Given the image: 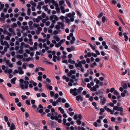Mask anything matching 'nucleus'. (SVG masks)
<instances>
[{
    "mask_svg": "<svg viewBox=\"0 0 130 130\" xmlns=\"http://www.w3.org/2000/svg\"><path fill=\"white\" fill-rule=\"evenodd\" d=\"M49 19L53 23L51 24L50 26V28L52 29L54 27V23H56V21H58L59 19V18L56 15L53 14L50 16Z\"/></svg>",
    "mask_w": 130,
    "mask_h": 130,
    "instance_id": "1",
    "label": "nucleus"
},
{
    "mask_svg": "<svg viewBox=\"0 0 130 130\" xmlns=\"http://www.w3.org/2000/svg\"><path fill=\"white\" fill-rule=\"evenodd\" d=\"M57 23L58 24L56 25L55 27L56 29L58 30L60 29L61 28V27L60 25L62 27L61 29H64L63 27L64 26V24L63 22H58Z\"/></svg>",
    "mask_w": 130,
    "mask_h": 130,
    "instance_id": "2",
    "label": "nucleus"
},
{
    "mask_svg": "<svg viewBox=\"0 0 130 130\" xmlns=\"http://www.w3.org/2000/svg\"><path fill=\"white\" fill-rule=\"evenodd\" d=\"M77 89L76 88H74L73 89H71L70 90V92L71 94H72V95L75 96L78 94V93L77 92Z\"/></svg>",
    "mask_w": 130,
    "mask_h": 130,
    "instance_id": "3",
    "label": "nucleus"
},
{
    "mask_svg": "<svg viewBox=\"0 0 130 130\" xmlns=\"http://www.w3.org/2000/svg\"><path fill=\"white\" fill-rule=\"evenodd\" d=\"M78 118H79L78 119L81 120L83 118L82 115L81 114H80L78 115L76 114L74 115V120H76Z\"/></svg>",
    "mask_w": 130,
    "mask_h": 130,
    "instance_id": "4",
    "label": "nucleus"
},
{
    "mask_svg": "<svg viewBox=\"0 0 130 130\" xmlns=\"http://www.w3.org/2000/svg\"><path fill=\"white\" fill-rule=\"evenodd\" d=\"M113 109L117 111H120V112H123V108L122 107H118L117 106H115L113 107Z\"/></svg>",
    "mask_w": 130,
    "mask_h": 130,
    "instance_id": "5",
    "label": "nucleus"
},
{
    "mask_svg": "<svg viewBox=\"0 0 130 130\" xmlns=\"http://www.w3.org/2000/svg\"><path fill=\"white\" fill-rule=\"evenodd\" d=\"M100 98L101 99L100 101V103L102 105L104 104L105 103L106 101L105 98L103 96H100Z\"/></svg>",
    "mask_w": 130,
    "mask_h": 130,
    "instance_id": "6",
    "label": "nucleus"
},
{
    "mask_svg": "<svg viewBox=\"0 0 130 130\" xmlns=\"http://www.w3.org/2000/svg\"><path fill=\"white\" fill-rule=\"evenodd\" d=\"M76 99L78 101H79L80 100L82 101L83 100V97L80 95L77 96L76 97Z\"/></svg>",
    "mask_w": 130,
    "mask_h": 130,
    "instance_id": "7",
    "label": "nucleus"
},
{
    "mask_svg": "<svg viewBox=\"0 0 130 130\" xmlns=\"http://www.w3.org/2000/svg\"><path fill=\"white\" fill-rule=\"evenodd\" d=\"M48 124L50 125L51 127H53L54 126V122L51 120H48Z\"/></svg>",
    "mask_w": 130,
    "mask_h": 130,
    "instance_id": "8",
    "label": "nucleus"
},
{
    "mask_svg": "<svg viewBox=\"0 0 130 130\" xmlns=\"http://www.w3.org/2000/svg\"><path fill=\"white\" fill-rule=\"evenodd\" d=\"M6 63L9 67L10 68L12 67L13 65L10 63V62L9 61V60H7V61L6 62Z\"/></svg>",
    "mask_w": 130,
    "mask_h": 130,
    "instance_id": "9",
    "label": "nucleus"
},
{
    "mask_svg": "<svg viewBox=\"0 0 130 130\" xmlns=\"http://www.w3.org/2000/svg\"><path fill=\"white\" fill-rule=\"evenodd\" d=\"M106 110L108 112H110V113L111 114H113L115 111L114 110H111L108 108H106Z\"/></svg>",
    "mask_w": 130,
    "mask_h": 130,
    "instance_id": "10",
    "label": "nucleus"
},
{
    "mask_svg": "<svg viewBox=\"0 0 130 130\" xmlns=\"http://www.w3.org/2000/svg\"><path fill=\"white\" fill-rule=\"evenodd\" d=\"M15 128V127L14 124L12 123L11 124V126L10 128V130H12L14 129Z\"/></svg>",
    "mask_w": 130,
    "mask_h": 130,
    "instance_id": "11",
    "label": "nucleus"
},
{
    "mask_svg": "<svg viewBox=\"0 0 130 130\" xmlns=\"http://www.w3.org/2000/svg\"><path fill=\"white\" fill-rule=\"evenodd\" d=\"M16 79V78L15 77H14L11 80V83L13 84H15V81Z\"/></svg>",
    "mask_w": 130,
    "mask_h": 130,
    "instance_id": "12",
    "label": "nucleus"
},
{
    "mask_svg": "<svg viewBox=\"0 0 130 130\" xmlns=\"http://www.w3.org/2000/svg\"><path fill=\"white\" fill-rule=\"evenodd\" d=\"M58 109L60 111L61 113L62 114H63L64 113V110L61 107H59L58 108Z\"/></svg>",
    "mask_w": 130,
    "mask_h": 130,
    "instance_id": "13",
    "label": "nucleus"
},
{
    "mask_svg": "<svg viewBox=\"0 0 130 130\" xmlns=\"http://www.w3.org/2000/svg\"><path fill=\"white\" fill-rule=\"evenodd\" d=\"M53 38L54 39H55L57 42H58L60 41V38L58 37V35L54 37Z\"/></svg>",
    "mask_w": 130,
    "mask_h": 130,
    "instance_id": "14",
    "label": "nucleus"
},
{
    "mask_svg": "<svg viewBox=\"0 0 130 130\" xmlns=\"http://www.w3.org/2000/svg\"><path fill=\"white\" fill-rule=\"evenodd\" d=\"M122 87L124 89H127V84L125 83H123L122 85Z\"/></svg>",
    "mask_w": 130,
    "mask_h": 130,
    "instance_id": "15",
    "label": "nucleus"
},
{
    "mask_svg": "<svg viewBox=\"0 0 130 130\" xmlns=\"http://www.w3.org/2000/svg\"><path fill=\"white\" fill-rule=\"evenodd\" d=\"M66 2L69 7L71 8V4L69 0H66Z\"/></svg>",
    "mask_w": 130,
    "mask_h": 130,
    "instance_id": "16",
    "label": "nucleus"
},
{
    "mask_svg": "<svg viewBox=\"0 0 130 130\" xmlns=\"http://www.w3.org/2000/svg\"><path fill=\"white\" fill-rule=\"evenodd\" d=\"M100 115H102L103 114V113L104 111L105 110L103 108H101L100 109Z\"/></svg>",
    "mask_w": 130,
    "mask_h": 130,
    "instance_id": "17",
    "label": "nucleus"
},
{
    "mask_svg": "<svg viewBox=\"0 0 130 130\" xmlns=\"http://www.w3.org/2000/svg\"><path fill=\"white\" fill-rule=\"evenodd\" d=\"M81 79L82 80L81 82V85L83 87H84L86 86V84L83 81V78H81Z\"/></svg>",
    "mask_w": 130,
    "mask_h": 130,
    "instance_id": "18",
    "label": "nucleus"
},
{
    "mask_svg": "<svg viewBox=\"0 0 130 130\" xmlns=\"http://www.w3.org/2000/svg\"><path fill=\"white\" fill-rule=\"evenodd\" d=\"M21 45L20 46V49L23 50V46L25 45V43L23 42H22L21 43Z\"/></svg>",
    "mask_w": 130,
    "mask_h": 130,
    "instance_id": "19",
    "label": "nucleus"
},
{
    "mask_svg": "<svg viewBox=\"0 0 130 130\" xmlns=\"http://www.w3.org/2000/svg\"><path fill=\"white\" fill-rule=\"evenodd\" d=\"M19 85L21 89H24V85L23 83H20Z\"/></svg>",
    "mask_w": 130,
    "mask_h": 130,
    "instance_id": "20",
    "label": "nucleus"
},
{
    "mask_svg": "<svg viewBox=\"0 0 130 130\" xmlns=\"http://www.w3.org/2000/svg\"><path fill=\"white\" fill-rule=\"evenodd\" d=\"M48 6L47 5H46L45 6H43L42 7V8L44 9V10L45 11H47L48 10V8L47 7Z\"/></svg>",
    "mask_w": 130,
    "mask_h": 130,
    "instance_id": "21",
    "label": "nucleus"
},
{
    "mask_svg": "<svg viewBox=\"0 0 130 130\" xmlns=\"http://www.w3.org/2000/svg\"><path fill=\"white\" fill-rule=\"evenodd\" d=\"M30 11L31 9L30 8H28L27 11V14L29 16L30 15Z\"/></svg>",
    "mask_w": 130,
    "mask_h": 130,
    "instance_id": "22",
    "label": "nucleus"
},
{
    "mask_svg": "<svg viewBox=\"0 0 130 130\" xmlns=\"http://www.w3.org/2000/svg\"><path fill=\"white\" fill-rule=\"evenodd\" d=\"M76 120V123L78 125H80L81 123V121L80 120H81L78 119Z\"/></svg>",
    "mask_w": 130,
    "mask_h": 130,
    "instance_id": "23",
    "label": "nucleus"
},
{
    "mask_svg": "<svg viewBox=\"0 0 130 130\" xmlns=\"http://www.w3.org/2000/svg\"><path fill=\"white\" fill-rule=\"evenodd\" d=\"M17 57L18 58L22 59L23 58V56L22 55H18L17 56Z\"/></svg>",
    "mask_w": 130,
    "mask_h": 130,
    "instance_id": "24",
    "label": "nucleus"
},
{
    "mask_svg": "<svg viewBox=\"0 0 130 130\" xmlns=\"http://www.w3.org/2000/svg\"><path fill=\"white\" fill-rule=\"evenodd\" d=\"M61 45V42H59L58 43L56 44L55 45V46L57 47H59Z\"/></svg>",
    "mask_w": 130,
    "mask_h": 130,
    "instance_id": "25",
    "label": "nucleus"
},
{
    "mask_svg": "<svg viewBox=\"0 0 130 130\" xmlns=\"http://www.w3.org/2000/svg\"><path fill=\"white\" fill-rule=\"evenodd\" d=\"M113 93L114 94L117 96V95H119L120 94L118 92L117 90H115L113 92Z\"/></svg>",
    "mask_w": 130,
    "mask_h": 130,
    "instance_id": "26",
    "label": "nucleus"
},
{
    "mask_svg": "<svg viewBox=\"0 0 130 130\" xmlns=\"http://www.w3.org/2000/svg\"><path fill=\"white\" fill-rule=\"evenodd\" d=\"M78 15L80 17H81L82 16V13L79 11L77 10L76 11Z\"/></svg>",
    "mask_w": 130,
    "mask_h": 130,
    "instance_id": "27",
    "label": "nucleus"
},
{
    "mask_svg": "<svg viewBox=\"0 0 130 130\" xmlns=\"http://www.w3.org/2000/svg\"><path fill=\"white\" fill-rule=\"evenodd\" d=\"M89 44L90 47L92 49L94 50H95V47L92 45V44L90 43H89Z\"/></svg>",
    "mask_w": 130,
    "mask_h": 130,
    "instance_id": "28",
    "label": "nucleus"
},
{
    "mask_svg": "<svg viewBox=\"0 0 130 130\" xmlns=\"http://www.w3.org/2000/svg\"><path fill=\"white\" fill-rule=\"evenodd\" d=\"M9 94L11 96H16V94L15 93H11L10 92H9Z\"/></svg>",
    "mask_w": 130,
    "mask_h": 130,
    "instance_id": "29",
    "label": "nucleus"
},
{
    "mask_svg": "<svg viewBox=\"0 0 130 130\" xmlns=\"http://www.w3.org/2000/svg\"><path fill=\"white\" fill-rule=\"evenodd\" d=\"M123 92L126 96L129 95V94L128 92V91L126 90H124L123 91Z\"/></svg>",
    "mask_w": 130,
    "mask_h": 130,
    "instance_id": "30",
    "label": "nucleus"
},
{
    "mask_svg": "<svg viewBox=\"0 0 130 130\" xmlns=\"http://www.w3.org/2000/svg\"><path fill=\"white\" fill-rule=\"evenodd\" d=\"M4 119L5 122H8V118L7 116H5L4 117Z\"/></svg>",
    "mask_w": 130,
    "mask_h": 130,
    "instance_id": "31",
    "label": "nucleus"
},
{
    "mask_svg": "<svg viewBox=\"0 0 130 130\" xmlns=\"http://www.w3.org/2000/svg\"><path fill=\"white\" fill-rule=\"evenodd\" d=\"M28 105H30V103L29 101L28 100H26L25 102Z\"/></svg>",
    "mask_w": 130,
    "mask_h": 130,
    "instance_id": "32",
    "label": "nucleus"
},
{
    "mask_svg": "<svg viewBox=\"0 0 130 130\" xmlns=\"http://www.w3.org/2000/svg\"><path fill=\"white\" fill-rule=\"evenodd\" d=\"M70 107V105L68 103H66L65 104V107L66 108H68Z\"/></svg>",
    "mask_w": 130,
    "mask_h": 130,
    "instance_id": "33",
    "label": "nucleus"
},
{
    "mask_svg": "<svg viewBox=\"0 0 130 130\" xmlns=\"http://www.w3.org/2000/svg\"><path fill=\"white\" fill-rule=\"evenodd\" d=\"M69 68L70 69H73L74 68V66L72 65L69 64Z\"/></svg>",
    "mask_w": 130,
    "mask_h": 130,
    "instance_id": "34",
    "label": "nucleus"
},
{
    "mask_svg": "<svg viewBox=\"0 0 130 130\" xmlns=\"http://www.w3.org/2000/svg\"><path fill=\"white\" fill-rule=\"evenodd\" d=\"M50 96L51 97H53L54 96V92L52 91H51L50 92Z\"/></svg>",
    "mask_w": 130,
    "mask_h": 130,
    "instance_id": "35",
    "label": "nucleus"
},
{
    "mask_svg": "<svg viewBox=\"0 0 130 130\" xmlns=\"http://www.w3.org/2000/svg\"><path fill=\"white\" fill-rule=\"evenodd\" d=\"M124 37L125 38V41H127L128 40V36L126 35H125V36H124Z\"/></svg>",
    "mask_w": 130,
    "mask_h": 130,
    "instance_id": "36",
    "label": "nucleus"
},
{
    "mask_svg": "<svg viewBox=\"0 0 130 130\" xmlns=\"http://www.w3.org/2000/svg\"><path fill=\"white\" fill-rule=\"evenodd\" d=\"M75 72V71H74L71 70L70 71L69 74H70V75H71Z\"/></svg>",
    "mask_w": 130,
    "mask_h": 130,
    "instance_id": "37",
    "label": "nucleus"
},
{
    "mask_svg": "<svg viewBox=\"0 0 130 130\" xmlns=\"http://www.w3.org/2000/svg\"><path fill=\"white\" fill-rule=\"evenodd\" d=\"M63 124L65 125H66L65 123L67 122V119L65 118H63Z\"/></svg>",
    "mask_w": 130,
    "mask_h": 130,
    "instance_id": "38",
    "label": "nucleus"
},
{
    "mask_svg": "<svg viewBox=\"0 0 130 130\" xmlns=\"http://www.w3.org/2000/svg\"><path fill=\"white\" fill-rule=\"evenodd\" d=\"M119 20H120V21L121 22H122V24L123 25H125V24L124 23V22H123V20L122 19V18H121L120 17L119 18Z\"/></svg>",
    "mask_w": 130,
    "mask_h": 130,
    "instance_id": "39",
    "label": "nucleus"
},
{
    "mask_svg": "<svg viewBox=\"0 0 130 130\" xmlns=\"http://www.w3.org/2000/svg\"><path fill=\"white\" fill-rule=\"evenodd\" d=\"M103 15V12H101L100 14L98 15V18H100Z\"/></svg>",
    "mask_w": 130,
    "mask_h": 130,
    "instance_id": "40",
    "label": "nucleus"
},
{
    "mask_svg": "<svg viewBox=\"0 0 130 130\" xmlns=\"http://www.w3.org/2000/svg\"><path fill=\"white\" fill-rule=\"evenodd\" d=\"M65 19L66 22L67 23H69L70 22V20L68 19L67 17Z\"/></svg>",
    "mask_w": 130,
    "mask_h": 130,
    "instance_id": "41",
    "label": "nucleus"
},
{
    "mask_svg": "<svg viewBox=\"0 0 130 130\" xmlns=\"http://www.w3.org/2000/svg\"><path fill=\"white\" fill-rule=\"evenodd\" d=\"M38 80L39 81H41L42 77L41 76H39L37 78Z\"/></svg>",
    "mask_w": 130,
    "mask_h": 130,
    "instance_id": "42",
    "label": "nucleus"
},
{
    "mask_svg": "<svg viewBox=\"0 0 130 130\" xmlns=\"http://www.w3.org/2000/svg\"><path fill=\"white\" fill-rule=\"evenodd\" d=\"M23 52V50L20 49L18 51V52L20 54H22Z\"/></svg>",
    "mask_w": 130,
    "mask_h": 130,
    "instance_id": "43",
    "label": "nucleus"
},
{
    "mask_svg": "<svg viewBox=\"0 0 130 130\" xmlns=\"http://www.w3.org/2000/svg\"><path fill=\"white\" fill-rule=\"evenodd\" d=\"M59 4L60 5H62L64 3V1H60L59 2Z\"/></svg>",
    "mask_w": 130,
    "mask_h": 130,
    "instance_id": "44",
    "label": "nucleus"
},
{
    "mask_svg": "<svg viewBox=\"0 0 130 130\" xmlns=\"http://www.w3.org/2000/svg\"><path fill=\"white\" fill-rule=\"evenodd\" d=\"M24 64H27V63H24L23 64L22 67L24 69H26V65Z\"/></svg>",
    "mask_w": 130,
    "mask_h": 130,
    "instance_id": "45",
    "label": "nucleus"
},
{
    "mask_svg": "<svg viewBox=\"0 0 130 130\" xmlns=\"http://www.w3.org/2000/svg\"><path fill=\"white\" fill-rule=\"evenodd\" d=\"M84 80L85 82H89V79L88 78H85L84 79Z\"/></svg>",
    "mask_w": 130,
    "mask_h": 130,
    "instance_id": "46",
    "label": "nucleus"
},
{
    "mask_svg": "<svg viewBox=\"0 0 130 130\" xmlns=\"http://www.w3.org/2000/svg\"><path fill=\"white\" fill-rule=\"evenodd\" d=\"M9 31L11 32L12 33L14 31V30L12 28H10L9 29Z\"/></svg>",
    "mask_w": 130,
    "mask_h": 130,
    "instance_id": "47",
    "label": "nucleus"
},
{
    "mask_svg": "<svg viewBox=\"0 0 130 130\" xmlns=\"http://www.w3.org/2000/svg\"><path fill=\"white\" fill-rule=\"evenodd\" d=\"M102 45L104 46V48L106 49V42L105 41H103L102 43Z\"/></svg>",
    "mask_w": 130,
    "mask_h": 130,
    "instance_id": "48",
    "label": "nucleus"
},
{
    "mask_svg": "<svg viewBox=\"0 0 130 130\" xmlns=\"http://www.w3.org/2000/svg\"><path fill=\"white\" fill-rule=\"evenodd\" d=\"M24 83L26 85H28L29 84L27 80H25L24 82Z\"/></svg>",
    "mask_w": 130,
    "mask_h": 130,
    "instance_id": "49",
    "label": "nucleus"
},
{
    "mask_svg": "<svg viewBox=\"0 0 130 130\" xmlns=\"http://www.w3.org/2000/svg\"><path fill=\"white\" fill-rule=\"evenodd\" d=\"M59 96V95L58 93H56L55 94V95L54 97H55V99H56Z\"/></svg>",
    "mask_w": 130,
    "mask_h": 130,
    "instance_id": "50",
    "label": "nucleus"
},
{
    "mask_svg": "<svg viewBox=\"0 0 130 130\" xmlns=\"http://www.w3.org/2000/svg\"><path fill=\"white\" fill-rule=\"evenodd\" d=\"M80 63L83 64H85L86 63V62L85 60H83L80 62Z\"/></svg>",
    "mask_w": 130,
    "mask_h": 130,
    "instance_id": "51",
    "label": "nucleus"
},
{
    "mask_svg": "<svg viewBox=\"0 0 130 130\" xmlns=\"http://www.w3.org/2000/svg\"><path fill=\"white\" fill-rule=\"evenodd\" d=\"M22 99L24 100L27 99V97L26 95H22L21 96Z\"/></svg>",
    "mask_w": 130,
    "mask_h": 130,
    "instance_id": "52",
    "label": "nucleus"
},
{
    "mask_svg": "<svg viewBox=\"0 0 130 130\" xmlns=\"http://www.w3.org/2000/svg\"><path fill=\"white\" fill-rule=\"evenodd\" d=\"M54 5L56 7V8H57L59 7V6L57 3L56 2L55 4H54Z\"/></svg>",
    "mask_w": 130,
    "mask_h": 130,
    "instance_id": "53",
    "label": "nucleus"
},
{
    "mask_svg": "<svg viewBox=\"0 0 130 130\" xmlns=\"http://www.w3.org/2000/svg\"><path fill=\"white\" fill-rule=\"evenodd\" d=\"M91 55L92 56L95 57H97V55L95 53H91Z\"/></svg>",
    "mask_w": 130,
    "mask_h": 130,
    "instance_id": "54",
    "label": "nucleus"
},
{
    "mask_svg": "<svg viewBox=\"0 0 130 130\" xmlns=\"http://www.w3.org/2000/svg\"><path fill=\"white\" fill-rule=\"evenodd\" d=\"M78 67L81 68H82V63H80V62H78Z\"/></svg>",
    "mask_w": 130,
    "mask_h": 130,
    "instance_id": "55",
    "label": "nucleus"
},
{
    "mask_svg": "<svg viewBox=\"0 0 130 130\" xmlns=\"http://www.w3.org/2000/svg\"><path fill=\"white\" fill-rule=\"evenodd\" d=\"M38 4L40 6H41L42 5H43L44 4V3L43 1H42L39 3Z\"/></svg>",
    "mask_w": 130,
    "mask_h": 130,
    "instance_id": "56",
    "label": "nucleus"
},
{
    "mask_svg": "<svg viewBox=\"0 0 130 130\" xmlns=\"http://www.w3.org/2000/svg\"><path fill=\"white\" fill-rule=\"evenodd\" d=\"M67 16L69 18H71L72 16V14L71 13H69L67 14Z\"/></svg>",
    "mask_w": 130,
    "mask_h": 130,
    "instance_id": "57",
    "label": "nucleus"
},
{
    "mask_svg": "<svg viewBox=\"0 0 130 130\" xmlns=\"http://www.w3.org/2000/svg\"><path fill=\"white\" fill-rule=\"evenodd\" d=\"M105 19H106V18L104 16L102 18V21L104 23L105 22Z\"/></svg>",
    "mask_w": 130,
    "mask_h": 130,
    "instance_id": "58",
    "label": "nucleus"
},
{
    "mask_svg": "<svg viewBox=\"0 0 130 130\" xmlns=\"http://www.w3.org/2000/svg\"><path fill=\"white\" fill-rule=\"evenodd\" d=\"M118 120L119 121V123H121V122L122 121V118L120 117L118 118Z\"/></svg>",
    "mask_w": 130,
    "mask_h": 130,
    "instance_id": "59",
    "label": "nucleus"
},
{
    "mask_svg": "<svg viewBox=\"0 0 130 130\" xmlns=\"http://www.w3.org/2000/svg\"><path fill=\"white\" fill-rule=\"evenodd\" d=\"M56 11L57 13H59L60 12V8H59V7L57 8H56Z\"/></svg>",
    "mask_w": 130,
    "mask_h": 130,
    "instance_id": "60",
    "label": "nucleus"
},
{
    "mask_svg": "<svg viewBox=\"0 0 130 130\" xmlns=\"http://www.w3.org/2000/svg\"><path fill=\"white\" fill-rule=\"evenodd\" d=\"M35 102V101L34 100H31V103L32 105L34 104Z\"/></svg>",
    "mask_w": 130,
    "mask_h": 130,
    "instance_id": "61",
    "label": "nucleus"
},
{
    "mask_svg": "<svg viewBox=\"0 0 130 130\" xmlns=\"http://www.w3.org/2000/svg\"><path fill=\"white\" fill-rule=\"evenodd\" d=\"M43 111V109H41L38 110V112L40 113H41Z\"/></svg>",
    "mask_w": 130,
    "mask_h": 130,
    "instance_id": "62",
    "label": "nucleus"
},
{
    "mask_svg": "<svg viewBox=\"0 0 130 130\" xmlns=\"http://www.w3.org/2000/svg\"><path fill=\"white\" fill-rule=\"evenodd\" d=\"M72 57V54H70L68 56V57L69 59H71Z\"/></svg>",
    "mask_w": 130,
    "mask_h": 130,
    "instance_id": "63",
    "label": "nucleus"
},
{
    "mask_svg": "<svg viewBox=\"0 0 130 130\" xmlns=\"http://www.w3.org/2000/svg\"><path fill=\"white\" fill-rule=\"evenodd\" d=\"M53 33L55 35H56L58 34V32L57 30H54L53 32Z\"/></svg>",
    "mask_w": 130,
    "mask_h": 130,
    "instance_id": "64",
    "label": "nucleus"
}]
</instances>
